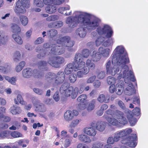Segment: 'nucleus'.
Segmentation results:
<instances>
[{
	"instance_id": "57",
	"label": "nucleus",
	"mask_w": 148,
	"mask_h": 148,
	"mask_svg": "<svg viewBox=\"0 0 148 148\" xmlns=\"http://www.w3.org/2000/svg\"><path fill=\"white\" fill-rule=\"evenodd\" d=\"M11 136L14 138L22 137V134L20 133L17 131H14L10 134Z\"/></svg>"
},
{
	"instance_id": "33",
	"label": "nucleus",
	"mask_w": 148,
	"mask_h": 148,
	"mask_svg": "<svg viewBox=\"0 0 148 148\" xmlns=\"http://www.w3.org/2000/svg\"><path fill=\"white\" fill-rule=\"evenodd\" d=\"M89 72V69L86 67H84L81 70L78 71L77 73V75L79 78L83 77L84 75L87 74Z\"/></svg>"
},
{
	"instance_id": "54",
	"label": "nucleus",
	"mask_w": 148,
	"mask_h": 148,
	"mask_svg": "<svg viewBox=\"0 0 148 148\" xmlns=\"http://www.w3.org/2000/svg\"><path fill=\"white\" fill-rule=\"evenodd\" d=\"M113 40L112 39H108L103 42V45L104 47H108L112 45L113 44Z\"/></svg>"
},
{
	"instance_id": "16",
	"label": "nucleus",
	"mask_w": 148,
	"mask_h": 148,
	"mask_svg": "<svg viewBox=\"0 0 148 148\" xmlns=\"http://www.w3.org/2000/svg\"><path fill=\"white\" fill-rule=\"evenodd\" d=\"M78 139L80 142L88 144L90 143L92 141L90 137L85 134H79L78 136Z\"/></svg>"
},
{
	"instance_id": "27",
	"label": "nucleus",
	"mask_w": 148,
	"mask_h": 148,
	"mask_svg": "<svg viewBox=\"0 0 148 148\" xmlns=\"http://www.w3.org/2000/svg\"><path fill=\"white\" fill-rule=\"evenodd\" d=\"M91 57L92 60L94 62H96L100 60L101 55L99 52L94 51L91 55Z\"/></svg>"
},
{
	"instance_id": "5",
	"label": "nucleus",
	"mask_w": 148,
	"mask_h": 148,
	"mask_svg": "<svg viewBox=\"0 0 148 148\" xmlns=\"http://www.w3.org/2000/svg\"><path fill=\"white\" fill-rule=\"evenodd\" d=\"M103 116L110 124L113 125H124L127 123V120L124 117L122 112L119 110L116 111L114 116L111 117L108 115H104Z\"/></svg>"
},
{
	"instance_id": "12",
	"label": "nucleus",
	"mask_w": 148,
	"mask_h": 148,
	"mask_svg": "<svg viewBox=\"0 0 148 148\" xmlns=\"http://www.w3.org/2000/svg\"><path fill=\"white\" fill-rule=\"evenodd\" d=\"M64 61V59L63 58L58 56L50 58L48 61V63L52 66L58 68L60 66V64L63 63Z\"/></svg>"
},
{
	"instance_id": "47",
	"label": "nucleus",
	"mask_w": 148,
	"mask_h": 148,
	"mask_svg": "<svg viewBox=\"0 0 148 148\" xmlns=\"http://www.w3.org/2000/svg\"><path fill=\"white\" fill-rule=\"evenodd\" d=\"M103 146V142L97 141L93 143L91 148H101Z\"/></svg>"
},
{
	"instance_id": "31",
	"label": "nucleus",
	"mask_w": 148,
	"mask_h": 148,
	"mask_svg": "<svg viewBox=\"0 0 148 148\" xmlns=\"http://www.w3.org/2000/svg\"><path fill=\"white\" fill-rule=\"evenodd\" d=\"M12 37L14 41L17 44L21 45L23 43V40L22 38L18 34H13Z\"/></svg>"
},
{
	"instance_id": "4",
	"label": "nucleus",
	"mask_w": 148,
	"mask_h": 148,
	"mask_svg": "<svg viewBox=\"0 0 148 148\" xmlns=\"http://www.w3.org/2000/svg\"><path fill=\"white\" fill-rule=\"evenodd\" d=\"M112 63L115 64H123L125 62H129V60L127 53L122 45L117 46L112 54Z\"/></svg>"
},
{
	"instance_id": "36",
	"label": "nucleus",
	"mask_w": 148,
	"mask_h": 148,
	"mask_svg": "<svg viewBox=\"0 0 148 148\" xmlns=\"http://www.w3.org/2000/svg\"><path fill=\"white\" fill-rule=\"evenodd\" d=\"M95 101L93 99L88 103L86 105V109L88 112H90L95 108Z\"/></svg>"
},
{
	"instance_id": "15",
	"label": "nucleus",
	"mask_w": 148,
	"mask_h": 148,
	"mask_svg": "<svg viewBox=\"0 0 148 148\" xmlns=\"http://www.w3.org/2000/svg\"><path fill=\"white\" fill-rule=\"evenodd\" d=\"M58 11L60 13L65 16H69L72 14V11L70 10V7L69 5H66L64 7L59 8Z\"/></svg>"
},
{
	"instance_id": "63",
	"label": "nucleus",
	"mask_w": 148,
	"mask_h": 148,
	"mask_svg": "<svg viewBox=\"0 0 148 148\" xmlns=\"http://www.w3.org/2000/svg\"><path fill=\"white\" fill-rule=\"evenodd\" d=\"M96 78V76L94 75L89 78L86 81L87 84H90L92 83L94 81L95 79Z\"/></svg>"
},
{
	"instance_id": "18",
	"label": "nucleus",
	"mask_w": 148,
	"mask_h": 148,
	"mask_svg": "<svg viewBox=\"0 0 148 148\" xmlns=\"http://www.w3.org/2000/svg\"><path fill=\"white\" fill-rule=\"evenodd\" d=\"M64 1V0H43V3L47 5L53 4L59 5Z\"/></svg>"
},
{
	"instance_id": "32",
	"label": "nucleus",
	"mask_w": 148,
	"mask_h": 148,
	"mask_svg": "<svg viewBox=\"0 0 148 148\" xmlns=\"http://www.w3.org/2000/svg\"><path fill=\"white\" fill-rule=\"evenodd\" d=\"M66 136L67 138H66L64 140L63 147H61V148H67L69 147L71 143L72 137H70L69 135H66Z\"/></svg>"
},
{
	"instance_id": "40",
	"label": "nucleus",
	"mask_w": 148,
	"mask_h": 148,
	"mask_svg": "<svg viewBox=\"0 0 148 148\" xmlns=\"http://www.w3.org/2000/svg\"><path fill=\"white\" fill-rule=\"evenodd\" d=\"M19 19L21 24L23 26H25L28 24V19L27 16L23 15H21Z\"/></svg>"
},
{
	"instance_id": "26",
	"label": "nucleus",
	"mask_w": 148,
	"mask_h": 148,
	"mask_svg": "<svg viewBox=\"0 0 148 148\" xmlns=\"http://www.w3.org/2000/svg\"><path fill=\"white\" fill-rule=\"evenodd\" d=\"M54 5L53 4L47 5L45 8V11L49 14H52L55 12L56 10V8Z\"/></svg>"
},
{
	"instance_id": "19",
	"label": "nucleus",
	"mask_w": 148,
	"mask_h": 148,
	"mask_svg": "<svg viewBox=\"0 0 148 148\" xmlns=\"http://www.w3.org/2000/svg\"><path fill=\"white\" fill-rule=\"evenodd\" d=\"M96 124L95 125L96 129L100 132H103L106 127V124L104 122L102 121L96 122Z\"/></svg>"
},
{
	"instance_id": "28",
	"label": "nucleus",
	"mask_w": 148,
	"mask_h": 148,
	"mask_svg": "<svg viewBox=\"0 0 148 148\" xmlns=\"http://www.w3.org/2000/svg\"><path fill=\"white\" fill-rule=\"evenodd\" d=\"M99 51L100 54L105 57L108 56L111 50L109 48H104L102 47H100L99 48Z\"/></svg>"
},
{
	"instance_id": "39",
	"label": "nucleus",
	"mask_w": 148,
	"mask_h": 148,
	"mask_svg": "<svg viewBox=\"0 0 148 148\" xmlns=\"http://www.w3.org/2000/svg\"><path fill=\"white\" fill-rule=\"evenodd\" d=\"M5 79L8 82L13 85H15L16 84V82L17 80V78L16 77H10L8 76L5 75L4 76Z\"/></svg>"
},
{
	"instance_id": "42",
	"label": "nucleus",
	"mask_w": 148,
	"mask_h": 148,
	"mask_svg": "<svg viewBox=\"0 0 148 148\" xmlns=\"http://www.w3.org/2000/svg\"><path fill=\"white\" fill-rule=\"evenodd\" d=\"M25 63L24 61H22L19 63L16 66L15 70L17 72L21 71L25 65Z\"/></svg>"
},
{
	"instance_id": "56",
	"label": "nucleus",
	"mask_w": 148,
	"mask_h": 148,
	"mask_svg": "<svg viewBox=\"0 0 148 148\" xmlns=\"http://www.w3.org/2000/svg\"><path fill=\"white\" fill-rule=\"evenodd\" d=\"M105 40V38L103 37H100L97 38L95 41L96 45L99 46L103 43Z\"/></svg>"
},
{
	"instance_id": "38",
	"label": "nucleus",
	"mask_w": 148,
	"mask_h": 148,
	"mask_svg": "<svg viewBox=\"0 0 148 148\" xmlns=\"http://www.w3.org/2000/svg\"><path fill=\"white\" fill-rule=\"evenodd\" d=\"M21 55L19 51H15L13 54V60L16 62H18L21 59Z\"/></svg>"
},
{
	"instance_id": "44",
	"label": "nucleus",
	"mask_w": 148,
	"mask_h": 148,
	"mask_svg": "<svg viewBox=\"0 0 148 148\" xmlns=\"http://www.w3.org/2000/svg\"><path fill=\"white\" fill-rule=\"evenodd\" d=\"M18 145L21 146L23 148L26 147H27V144H28L29 143V141L26 140H24L23 139L20 140L16 142Z\"/></svg>"
},
{
	"instance_id": "22",
	"label": "nucleus",
	"mask_w": 148,
	"mask_h": 148,
	"mask_svg": "<svg viewBox=\"0 0 148 148\" xmlns=\"http://www.w3.org/2000/svg\"><path fill=\"white\" fill-rule=\"evenodd\" d=\"M10 29L13 33L16 34L20 32L21 31L19 26L14 23H12L10 24Z\"/></svg>"
},
{
	"instance_id": "23",
	"label": "nucleus",
	"mask_w": 148,
	"mask_h": 148,
	"mask_svg": "<svg viewBox=\"0 0 148 148\" xmlns=\"http://www.w3.org/2000/svg\"><path fill=\"white\" fill-rule=\"evenodd\" d=\"M74 65V70L76 71L78 70H81L83 68L85 67V63L84 62L82 61H81L77 62L75 63H73Z\"/></svg>"
},
{
	"instance_id": "24",
	"label": "nucleus",
	"mask_w": 148,
	"mask_h": 148,
	"mask_svg": "<svg viewBox=\"0 0 148 148\" xmlns=\"http://www.w3.org/2000/svg\"><path fill=\"white\" fill-rule=\"evenodd\" d=\"M73 117L72 111L70 110H67L64 113V118L65 120L67 121L72 120Z\"/></svg>"
},
{
	"instance_id": "34",
	"label": "nucleus",
	"mask_w": 148,
	"mask_h": 148,
	"mask_svg": "<svg viewBox=\"0 0 148 148\" xmlns=\"http://www.w3.org/2000/svg\"><path fill=\"white\" fill-rule=\"evenodd\" d=\"M14 103L16 104H18L19 102L23 105L26 104V102L23 101L22 96L20 94L18 95L17 98L14 99Z\"/></svg>"
},
{
	"instance_id": "41",
	"label": "nucleus",
	"mask_w": 148,
	"mask_h": 148,
	"mask_svg": "<svg viewBox=\"0 0 148 148\" xmlns=\"http://www.w3.org/2000/svg\"><path fill=\"white\" fill-rule=\"evenodd\" d=\"M96 74L97 77L99 79H103L106 76V73L103 71L98 70L96 72Z\"/></svg>"
},
{
	"instance_id": "51",
	"label": "nucleus",
	"mask_w": 148,
	"mask_h": 148,
	"mask_svg": "<svg viewBox=\"0 0 148 148\" xmlns=\"http://www.w3.org/2000/svg\"><path fill=\"white\" fill-rule=\"evenodd\" d=\"M81 121L80 119H76L72 121L70 124L69 127L74 128Z\"/></svg>"
},
{
	"instance_id": "29",
	"label": "nucleus",
	"mask_w": 148,
	"mask_h": 148,
	"mask_svg": "<svg viewBox=\"0 0 148 148\" xmlns=\"http://www.w3.org/2000/svg\"><path fill=\"white\" fill-rule=\"evenodd\" d=\"M35 111L36 112H45L46 111V108L44 104L43 103H40L39 105H35Z\"/></svg>"
},
{
	"instance_id": "9",
	"label": "nucleus",
	"mask_w": 148,
	"mask_h": 148,
	"mask_svg": "<svg viewBox=\"0 0 148 148\" xmlns=\"http://www.w3.org/2000/svg\"><path fill=\"white\" fill-rule=\"evenodd\" d=\"M132 131L131 129L127 128L116 132L114 135L115 142L118 141L121 138H122V140L126 139L128 135Z\"/></svg>"
},
{
	"instance_id": "8",
	"label": "nucleus",
	"mask_w": 148,
	"mask_h": 148,
	"mask_svg": "<svg viewBox=\"0 0 148 148\" xmlns=\"http://www.w3.org/2000/svg\"><path fill=\"white\" fill-rule=\"evenodd\" d=\"M22 76L26 78H29L33 75L36 78H39L41 77L40 73L37 70L33 71L31 69L27 68L24 69L22 71Z\"/></svg>"
},
{
	"instance_id": "10",
	"label": "nucleus",
	"mask_w": 148,
	"mask_h": 148,
	"mask_svg": "<svg viewBox=\"0 0 148 148\" xmlns=\"http://www.w3.org/2000/svg\"><path fill=\"white\" fill-rule=\"evenodd\" d=\"M96 124V121H93L90 123V127H87L84 128L83 130L84 134L88 136H95L97 133V131L95 126Z\"/></svg>"
},
{
	"instance_id": "49",
	"label": "nucleus",
	"mask_w": 148,
	"mask_h": 148,
	"mask_svg": "<svg viewBox=\"0 0 148 148\" xmlns=\"http://www.w3.org/2000/svg\"><path fill=\"white\" fill-rule=\"evenodd\" d=\"M87 96L85 94H82L79 96L77 99L78 102L81 103H84L86 100Z\"/></svg>"
},
{
	"instance_id": "64",
	"label": "nucleus",
	"mask_w": 148,
	"mask_h": 148,
	"mask_svg": "<svg viewBox=\"0 0 148 148\" xmlns=\"http://www.w3.org/2000/svg\"><path fill=\"white\" fill-rule=\"evenodd\" d=\"M33 91L36 93L40 95H42L44 92V91L41 89L38 88H34Z\"/></svg>"
},
{
	"instance_id": "58",
	"label": "nucleus",
	"mask_w": 148,
	"mask_h": 148,
	"mask_svg": "<svg viewBox=\"0 0 148 148\" xmlns=\"http://www.w3.org/2000/svg\"><path fill=\"white\" fill-rule=\"evenodd\" d=\"M74 59V61L77 62L82 61V56L80 53H77L75 55Z\"/></svg>"
},
{
	"instance_id": "30",
	"label": "nucleus",
	"mask_w": 148,
	"mask_h": 148,
	"mask_svg": "<svg viewBox=\"0 0 148 148\" xmlns=\"http://www.w3.org/2000/svg\"><path fill=\"white\" fill-rule=\"evenodd\" d=\"M7 41V36L2 31H0V45H5Z\"/></svg>"
},
{
	"instance_id": "14",
	"label": "nucleus",
	"mask_w": 148,
	"mask_h": 148,
	"mask_svg": "<svg viewBox=\"0 0 148 148\" xmlns=\"http://www.w3.org/2000/svg\"><path fill=\"white\" fill-rule=\"evenodd\" d=\"M14 10L15 12L18 15L24 14L26 11V10L21 4L20 1L19 0L16 2Z\"/></svg>"
},
{
	"instance_id": "21",
	"label": "nucleus",
	"mask_w": 148,
	"mask_h": 148,
	"mask_svg": "<svg viewBox=\"0 0 148 148\" xmlns=\"http://www.w3.org/2000/svg\"><path fill=\"white\" fill-rule=\"evenodd\" d=\"M124 82L121 80L119 81L116 85V87L117 89L116 94L118 95H121L123 90Z\"/></svg>"
},
{
	"instance_id": "35",
	"label": "nucleus",
	"mask_w": 148,
	"mask_h": 148,
	"mask_svg": "<svg viewBox=\"0 0 148 148\" xmlns=\"http://www.w3.org/2000/svg\"><path fill=\"white\" fill-rule=\"evenodd\" d=\"M21 111L20 108L16 105H13L10 108V112L13 115L19 114Z\"/></svg>"
},
{
	"instance_id": "7",
	"label": "nucleus",
	"mask_w": 148,
	"mask_h": 148,
	"mask_svg": "<svg viewBox=\"0 0 148 148\" xmlns=\"http://www.w3.org/2000/svg\"><path fill=\"white\" fill-rule=\"evenodd\" d=\"M60 93L64 94L66 97H68L71 95L72 99H75L78 93V89L77 87H75L74 89L73 87L70 86L68 84H63L60 88Z\"/></svg>"
},
{
	"instance_id": "20",
	"label": "nucleus",
	"mask_w": 148,
	"mask_h": 148,
	"mask_svg": "<svg viewBox=\"0 0 148 148\" xmlns=\"http://www.w3.org/2000/svg\"><path fill=\"white\" fill-rule=\"evenodd\" d=\"M76 34L80 38H84L85 37L87 33V30L86 29L83 27L78 28L76 30Z\"/></svg>"
},
{
	"instance_id": "62",
	"label": "nucleus",
	"mask_w": 148,
	"mask_h": 148,
	"mask_svg": "<svg viewBox=\"0 0 148 148\" xmlns=\"http://www.w3.org/2000/svg\"><path fill=\"white\" fill-rule=\"evenodd\" d=\"M115 81L116 80L114 77L109 76L107 78V82L109 84H114L115 83Z\"/></svg>"
},
{
	"instance_id": "61",
	"label": "nucleus",
	"mask_w": 148,
	"mask_h": 148,
	"mask_svg": "<svg viewBox=\"0 0 148 148\" xmlns=\"http://www.w3.org/2000/svg\"><path fill=\"white\" fill-rule=\"evenodd\" d=\"M86 105L84 103H81L78 105L77 109L79 111H81L85 110L86 108Z\"/></svg>"
},
{
	"instance_id": "46",
	"label": "nucleus",
	"mask_w": 148,
	"mask_h": 148,
	"mask_svg": "<svg viewBox=\"0 0 148 148\" xmlns=\"http://www.w3.org/2000/svg\"><path fill=\"white\" fill-rule=\"evenodd\" d=\"M49 55H51V51H50V52H49L48 50H45L44 51L43 53L37 54V57L39 59H42L46 56Z\"/></svg>"
},
{
	"instance_id": "59",
	"label": "nucleus",
	"mask_w": 148,
	"mask_h": 148,
	"mask_svg": "<svg viewBox=\"0 0 148 148\" xmlns=\"http://www.w3.org/2000/svg\"><path fill=\"white\" fill-rule=\"evenodd\" d=\"M10 135V134L9 131H5L0 133V136L3 138H9Z\"/></svg>"
},
{
	"instance_id": "52",
	"label": "nucleus",
	"mask_w": 148,
	"mask_h": 148,
	"mask_svg": "<svg viewBox=\"0 0 148 148\" xmlns=\"http://www.w3.org/2000/svg\"><path fill=\"white\" fill-rule=\"evenodd\" d=\"M57 34V31L55 29H51L47 32L48 35L51 38H53L56 36Z\"/></svg>"
},
{
	"instance_id": "55",
	"label": "nucleus",
	"mask_w": 148,
	"mask_h": 148,
	"mask_svg": "<svg viewBox=\"0 0 148 148\" xmlns=\"http://www.w3.org/2000/svg\"><path fill=\"white\" fill-rule=\"evenodd\" d=\"M58 16L57 15H53L48 17L46 18V20L48 21H54L58 20Z\"/></svg>"
},
{
	"instance_id": "6",
	"label": "nucleus",
	"mask_w": 148,
	"mask_h": 148,
	"mask_svg": "<svg viewBox=\"0 0 148 148\" xmlns=\"http://www.w3.org/2000/svg\"><path fill=\"white\" fill-rule=\"evenodd\" d=\"M65 78V75L62 71H59L56 74L54 73H49L45 76V79L47 81L50 83V86H54V84L56 85H60L64 82Z\"/></svg>"
},
{
	"instance_id": "1",
	"label": "nucleus",
	"mask_w": 148,
	"mask_h": 148,
	"mask_svg": "<svg viewBox=\"0 0 148 148\" xmlns=\"http://www.w3.org/2000/svg\"><path fill=\"white\" fill-rule=\"evenodd\" d=\"M74 16H69L66 18V23L71 28L76 27L78 24L85 26L88 30H92L97 28L96 31L100 35H105L107 38H110L113 32L111 27L108 25L104 24L99 26L101 19L97 17H92L88 13L80 11H75L74 12Z\"/></svg>"
},
{
	"instance_id": "13",
	"label": "nucleus",
	"mask_w": 148,
	"mask_h": 148,
	"mask_svg": "<svg viewBox=\"0 0 148 148\" xmlns=\"http://www.w3.org/2000/svg\"><path fill=\"white\" fill-rule=\"evenodd\" d=\"M123 86L125 88L124 92L125 95H130L135 93V90L132 83L131 82H127L126 84L124 83Z\"/></svg>"
},
{
	"instance_id": "43",
	"label": "nucleus",
	"mask_w": 148,
	"mask_h": 148,
	"mask_svg": "<svg viewBox=\"0 0 148 148\" xmlns=\"http://www.w3.org/2000/svg\"><path fill=\"white\" fill-rule=\"evenodd\" d=\"M127 118L129 120L131 126H134L135 125L137 121V120L136 119L134 118L132 115L129 114L127 115Z\"/></svg>"
},
{
	"instance_id": "3",
	"label": "nucleus",
	"mask_w": 148,
	"mask_h": 148,
	"mask_svg": "<svg viewBox=\"0 0 148 148\" xmlns=\"http://www.w3.org/2000/svg\"><path fill=\"white\" fill-rule=\"evenodd\" d=\"M56 41L60 45H53L51 46L50 50L52 55H61L64 53L65 48L71 47L73 45V42L71 40L69 37L66 36L61 38Z\"/></svg>"
},
{
	"instance_id": "53",
	"label": "nucleus",
	"mask_w": 148,
	"mask_h": 148,
	"mask_svg": "<svg viewBox=\"0 0 148 148\" xmlns=\"http://www.w3.org/2000/svg\"><path fill=\"white\" fill-rule=\"evenodd\" d=\"M34 4L39 8H42L44 6L43 3L41 0H34Z\"/></svg>"
},
{
	"instance_id": "48",
	"label": "nucleus",
	"mask_w": 148,
	"mask_h": 148,
	"mask_svg": "<svg viewBox=\"0 0 148 148\" xmlns=\"http://www.w3.org/2000/svg\"><path fill=\"white\" fill-rule=\"evenodd\" d=\"M20 1L21 4L25 9L29 8L30 0H21Z\"/></svg>"
},
{
	"instance_id": "11",
	"label": "nucleus",
	"mask_w": 148,
	"mask_h": 148,
	"mask_svg": "<svg viewBox=\"0 0 148 148\" xmlns=\"http://www.w3.org/2000/svg\"><path fill=\"white\" fill-rule=\"evenodd\" d=\"M137 140V137L136 134L128 136L126 139L122 140L121 143L124 144H126L130 147H135L137 145V143L136 141Z\"/></svg>"
},
{
	"instance_id": "45",
	"label": "nucleus",
	"mask_w": 148,
	"mask_h": 148,
	"mask_svg": "<svg viewBox=\"0 0 148 148\" xmlns=\"http://www.w3.org/2000/svg\"><path fill=\"white\" fill-rule=\"evenodd\" d=\"M47 65L46 62L43 61H40L37 64L38 69L40 70H43L45 69Z\"/></svg>"
},
{
	"instance_id": "37",
	"label": "nucleus",
	"mask_w": 148,
	"mask_h": 148,
	"mask_svg": "<svg viewBox=\"0 0 148 148\" xmlns=\"http://www.w3.org/2000/svg\"><path fill=\"white\" fill-rule=\"evenodd\" d=\"M110 97L109 96H107L106 97L103 94L100 95L97 98L98 101L101 103H102L104 102L105 103L108 102Z\"/></svg>"
},
{
	"instance_id": "25",
	"label": "nucleus",
	"mask_w": 148,
	"mask_h": 148,
	"mask_svg": "<svg viewBox=\"0 0 148 148\" xmlns=\"http://www.w3.org/2000/svg\"><path fill=\"white\" fill-rule=\"evenodd\" d=\"M74 65L73 63H70L66 65L64 69V73L66 75L71 74L74 70Z\"/></svg>"
},
{
	"instance_id": "17",
	"label": "nucleus",
	"mask_w": 148,
	"mask_h": 148,
	"mask_svg": "<svg viewBox=\"0 0 148 148\" xmlns=\"http://www.w3.org/2000/svg\"><path fill=\"white\" fill-rule=\"evenodd\" d=\"M11 70L10 65L8 64H5L4 66H0V73L4 74H7L9 73Z\"/></svg>"
},
{
	"instance_id": "50",
	"label": "nucleus",
	"mask_w": 148,
	"mask_h": 148,
	"mask_svg": "<svg viewBox=\"0 0 148 148\" xmlns=\"http://www.w3.org/2000/svg\"><path fill=\"white\" fill-rule=\"evenodd\" d=\"M86 64L88 66V69H89L93 70L95 68V64L90 60L88 59L87 60Z\"/></svg>"
},
{
	"instance_id": "2",
	"label": "nucleus",
	"mask_w": 148,
	"mask_h": 148,
	"mask_svg": "<svg viewBox=\"0 0 148 148\" xmlns=\"http://www.w3.org/2000/svg\"><path fill=\"white\" fill-rule=\"evenodd\" d=\"M129 62H125L123 64H118L114 65L111 63V61H108L106 64V68L108 74L114 76L116 74H118L117 79H119L122 78L124 79V82H134L135 80L132 71L129 69L126 64Z\"/></svg>"
},
{
	"instance_id": "60",
	"label": "nucleus",
	"mask_w": 148,
	"mask_h": 148,
	"mask_svg": "<svg viewBox=\"0 0 148 148\" xmlns=\"http://www.w3.org/2000/svg\"><path fill=\"white\" fill-rule=\"evenodd\" d=\"M69 79L70 82L73 83L75 82L77 80V76L76 74H72L69 76Z\"/></svg>"
}]
</instances>
